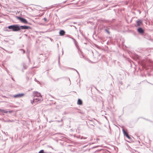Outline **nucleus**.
I'll use <instances>...</instances> for the list:
<instances>
[{"instance_id":"obj_1","label":"nucleus","mask_w":153,"mask_h":153,"mask_svg":"<svg viewBox=\"0 0 153 153\" xmlns=\"http://www.w3.org/2000/svg\"><path fill=\"white\" fill-rule=\"evenodd\" d=\"M8 28L9 29H12L13 31H17L20 30V28L18 25H10L8 26Z\"/></svg>"},{"instance_id":"obj_2","label":"nucleus","mask_w":153,"mask_h":153,"mask_svg":"<svg viewBox=\"0 0 153 153\" xmlns=\"http://www.w3.org/2000/svg\"><path fill=\"white\" fill-rule=\"evenodd\" d=\"M41 101V99L39 98H37L34 99L33 100H31V102L32 104H36L40 102Z\"/></svg>"},{"instance_id":"obj_3","label":"nucleus","mask_w":153,"mask_h":153,"mask_svg":"<svg viewBox=\"0 0 153 153\" xmlns=\"http://www.w3.org/2000/svg\"><path fill=\"white\" fill-rule=\"evenodd\" d=\"M33 95L34 97H42L41 94L37 91H34L33 92Z\"/></svg>"},{"instance_id":"obj_4","label":"nucleus","mask_w":153,"mask_h":153,"mask_svg":"<svg viewBox=\"0 0 153 153\" xmlns=\"http://www.w3.org/2000/svg\"><path fill=\"white\" fill-rule=\"evenodd\" d=\"M18 19L19 20L25 24H27L28 23L26 19L21 18L20 17H18Z\"/></svg>"},{"instance_id":"obj_5","label":"nucleus","mask_w":153,"mask_h":153,"mask_svg":"<svg viewBox=\"0 0 153 153\" xmlns=\"http://www.w3.org/2000/svg\"><path fill=\"white\" fill-rule=\"evenodd\" d=\"M122 131L124 135L125 136L129 139H130L131 138V137L129 135L128 133L126 132L124 129H122Z\"/></svg>"},{"instance_id":"obj_6","label":"nucleus","mask_w":153,"mask_h":153,"mask_svg":"<svg viewBox=\"0 0 153 153\" xmlns=\"http://www.w3.org/2000/svg\"><path fill=\"white\" fill-rule=\"evenodd\" d=\"M24 95V94L23 93L19 94L14 95L13 97L15 98H20L23 96Z\"/></svg>"},{"instance_id":"obj_7","label":"nucleus","mask_w":153,"mask_h":153,"mask_svg":"<svg viewBox=\"0 0 153 153\" xmlns=\"http://www.w3.org/2000/svg\"><path fill=\"white\" fill-rule=\"evenodd\" d=\"M77 104L79 105H82V100L80 99H78L77 102Z\"/></svg>"},{"instance_id":"obj_8","label":"nucleus","mask_w":153,"mask_h":153,"mask_svg":"<svg viewBox=\"0 0 153 153\" xmlns=\"http://www.w3.org/2000/svg\"><path fill=\"white\" fill-rule=\"evenodd\" d=\"M20 27L22 29H27L30 28L29 27L26 26H21Z\"/></svg>"},{"instance_id":"obj_9","label":"nucleus","mask_w":153,"mask_h":153,"mask_svg":"<svg viewBox=\"0 0 153 153\" xmlns=\"http://www.w3.org/2000/svg\"><path fill=\"white\" fill-rule=\"evenodd\" d=\"M137 31L140 33H143L144 32L143 30L141 28H138Z\"/></svg>"},{"instance_id":"obj_10","label":"nucleus","mask_w":153,"mask_h":153,"mask_svg":"<svg viewBox=\"0 0 153 153\" xmlns=\"http://www.w3.org/2000/svg\"><path fill=\"white\" fill-rule=\"evenodd\" d=\"M65 34V32L63 30H61L59 32V34L61 36H63Z\"/></svg>"},{"instance_id":"obj_11","label":"nucleus","mask_w":153,"mask_h":153,"mask_svg":"<svg viewBox=\"0 0 153 153\" xmlns=\"http://www.w3.org/2000/svg\"><path fill=\"white\" fill-rule=\"evenodd\" d=\"M137 25L138 26H140L142 24V22L140 21H137Z\"/></svg>"},{"instance_id":"obj_12","label":"nucleus","mask_w":153,"mask_h":153,"mask_svg":"<svg viewBox=\"0 0 153 153\" xmlns=\"http://www.w3.org/2000/svg\"><path fill=\"white\" fill-rule=\"evenodd\" d=\"M38 153H47L46 152H44V150L43 149H42Z\"/></svg>"},{"instance_id":"obj_13","label":"nucleus","mask_w":153,"mask_h":153,"mask_svg":"<svg viewBox=\"0 0 153 153\" xmlns=\"http://www.w3.org/2000/svg\"><path fill=\"white\" fill-rule=\"evenodd\" d=\"M3 111H2V113H6V114H7L8 113V111H6V110H3Z\"/></svg>"},{"instance_id":"obj_14","label":"nucleus","mask_w":153,"mask_h":153,"mask_svg":"<svg viewBox=\"0 0 153 153\" xmlns=\"http://www.w3.org/2000/svg\"><path fill=\"white\" fill-rule=\"evenodd\" d=\"M13 112L12 110H10L8 111L9 113H11Z\"/></svg>"},{"instance_id":"obj_15","label":"nucleus","mask_w":153,"mask_h":153,"mask_svg":"<svg viewBox=\"0 0 153 153\" xmlns=\"http://www.w3.org/2000/svg\"><path fill=\"white\" fill-rule=\"evenodd\" d=\"M63 121L62 120H60L57 121L58 122H62Z\"/></svg>"},{"instance_id":"obj_16","label":"nucleus","mask_w":153,"mask_h":153,"mask_svg":"<svg viewBox=\"0 0 153 153\" xmlns=\"http://www.w3.org/2000/svg\"><path fill=\"white\" fill-rule=\"evenodd\" d=\"M3 111V109H0V112L2 113Z\"/></svg>"},{"instance_id":"obj_17","label":"nucleus","mask_w":153,"mask_h":153,"mask_svg":"<svg viewBox=\"0 0 153 153\" xmlns=\"http://www.w3.org/2000/svg\"><path fill=\"white\" fill-rule=\"evenodd\" d=\"M48 146V147H49V148H51L52 149H53V148L52 147V146Z\"/></svg>"},{"instance_id":"obj_18","label":"nucleus","mask_w":153,"mask_h":153,"mask_svg":"<svg viewBox=\"0 0 153 153\" xmlns=\"http://www.w3.org/2000/svg\"><path fill=\"white\" fill-rule=\"evenodd\" d=\"M13 120L11 121L10 120H8L7 121V122H13Z\"/></svg>"},{"instance_id":"obj_19","label":"nucleus","mask_w":153,"mask_h":153,"mask_svg":"<svg viewBox=\"0 0 153 153\" xmlns=\"http://www.w3.org/2000/svg\"><path fill=\"white\" fill-rule=\"evenodd\" d=\"M44 20L45 21H47V19L46 18H44Z\"/></svg>"},{"instance_id":"obj_20","label":"nucleus","mask_w":153,"mask_h":153,"mask_svg":"<svg viewBox=\"0 0 153 153\" xmlns=\"http://www.w3.org/2000/svg\"><path fill=\"white\" fill-rule=\"evenodd\" d=\"M49 95H50V96L51 97H52L53 98H54L52 96V95H51L50 94H49Z\"/></svg>"}]
</instances>
